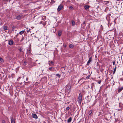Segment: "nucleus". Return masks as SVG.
<instances>
[{
	"label": "nucleus",
	"instance_id": "39",
	"mask_svg": "<svg viewBox=\"0 0 123 123\" xmlns=\"http://www.w3.org/2000/svg\"><path fill=\"white\" fill-rule=\"evenodd\" d=\"M81 80V79H80V80L79 81H80V80Z\"/></svg>",
	"mask_w": 123,
	"mask_h": 123
},
{
	"label": "nucleus",
	"instance_id": "6",
	"mask_svg": "<svg viewBox=\"0 0 123 123\" xmlns=\"http://www.w3.org/2000/svg\"><path fill=\"white\" fill-rule=\"evenodd\" d=\"M92 60V57H89V60L87 62V65H89L91 62Z\"/></svg>",
	"mask_w": 123,
	"mask_h": 123
},
{
	"label": "nucleus",
	"instance_id": "20",
	"mask_svg": "<svg viewBox=\"0 0 123 123\" xmlns=\"http://www.w3.org/2000/svg\"><path fill=\"white\" fill-rule=\"evenodd\" d=\"M92 110H91L89 111L88 112L89 115H90L92 113Z\"/></svg>",
	"mask_w": 123,
	"mask_h": 123
},
{
	"label": "nucleus",
	"instance_id": "12",
	"mask_svg": "<svg viewBox=\"0 0 123 123\" xmlns=\"http://www.w3.org/2000/svg\"><path fill=\"white\" fill-rule=\"evenodd\" d=\"M54 64V62H53L51 61L50 63H49V64L50 66H51L53 65Z\"/></svg>",
	"mask_w": 123,
	"mask_h": 123
},
{
	"label": "nucleus",
	"instance_id": "7",
	"mask_svg": "<svg viewBox=\"0 0 123 123\" xmlns=\"http://www.w3.org/2000/svg\"><path fill=\"white\" fill-rule=\"evenodd\" d=\"M23 16V15L22 14L18 15L16 17V19L18 20H20L21 18Z\"/></svg>",
	"mask_w": 123,
	"mask_h": 123
},
{
	"label": "nucleus",
	"instance_id": "26",
	"mask_svg": "<svg viewBox=\"0 0 123 123\" xmlns=\"http://www.w3.org/2000/svg\"><path fill=\"white\" fill-rule=\"evenodd\" d=\"M51 2L53 3H55V0H51Z\"/></svg>",
	"mask_w": 123,
	"mask_h": 123
},
{
	"label": "nucleus",
	"instance_id": "22",
	"mask_svg": "<svg viewBox=\"0 0 123 123\" xmlns=\"http://www.w3.org/2000/svg\"><path fill=\"white\" fill-rule=\"evenodd\" d=\"M116 67H115L114 69V71L113 72V74H114L115 73V72L116 71Z\"/></svg>",
	"mask_w": 123,
	"mask_h": 123
},
{
	"label": "nucleus",
	"instance_id": "35",
	"mask_svg": "<svg viewBox=\"0 0 123 123\" xmlns=\"http://www.w3.org/2000/svg\"><path fill=\"white\" fill-rule=\"evenodd\" d=\"M12 30L13 31H14V27H12Z\"/></svg>",
	"mask_w": 123,
	"mask_h": 123
},
{
	"label": "nucleus",
	"instance_id": "33",
	"mask_svg": "<svg viewBox=\"0 0 123 123\" xmlns=\"http://www.w3.org/2000/svg\"><path fill=\"white\" fill-rule=\"evenodd\" d=\"M28 80V78L27 77L26 79V80L27 81Z\"/></svg>",
	"mask_w": 123,
	"mask_h": 123
},
{
	"label": "nucleus",
	"instance_id": "13",
	"mask_svg": "<svg viewBox=\"0 0 123 123\" xmlns=\"http://www.w3.org/2000/svg\"><path fill=\"white\" fill-rule=\"evenodd\" d=\"M90 6H89L86 5L84 6V8L86 10H87L89 9Z\"/></svg>",
	"mask_w": 123,
	"mask_h": 123
},
{
	"label": "nucleus",
	"instance_id": "15",
	"mask_svg": "<svg viewBox=\"0 0 123 123\" xmlns=\"http://www.w3.org/2000/svg\"><path fill=\"white\" fill-rule=\"evenodd\" d=\"M69 46L70 48H72L74 47V45L73 44H69Z\"/></svg>",
	"mask_w": 123,
	"mask_h": 123
},
{
	"label": "nucleus",
	"instance_id": "37",
	"mask_svg": "<svg viewBox=\"0 0 123 123\" xmlns=\"http://www.w3.org/2000/svg\"><path fill=\"white\" fill-rule=\"evenodd\" d=\"M26 28L27 29H28V28H27L26 27Z\"/></svg>",
	"mask_w": 123,
	"mask_h": 123
},
{
	"label": "nucleus",
	"instance_id": "5",
	"mask_svg": "<svg viewBox=\"0 0 123 123\" xmlns=\"http://www.w3.org/2000/svg\"><path fill=\"white\" fill-rule=\"evenodd\" d=\"M49 70L51 71L54 72L55 71V69L54 67H49L48 69V70Z\"/></svg>",
	"mask_w": 123,
	"mask_h": 123
},
{
	"label": "nucleus",
	"instance_id": "36",
	"mask_svg": "<svg viewBox=\"0 0 123 123\" xmlns=\"http://www.w3.org/2000/svg\"><path fill=\"white\" fill-rule=\"evenodd\" d=\"M66 45H65V46H64V47H66Z\"/></svg>",
	"mask_w": 123,
	"mask_h": 123
},
{
	"label": "nucleus",
	"instance_id": "21",
	"mask_svg": "<svg viewBox=\"0 0 123 123\" xmlns=\"http://www.w3.org/2000/svg\"><path fill=\"white\" fill-rule=\"evenodd\" d=\"M69 8L71 10H72L74 9V8L72 6H70Z\"/></svg>",
	"mask_w": 123,
	"mask_h": 123
},
{
	"label": "nucleus",
	"instance_id": "10",
	"mask_svg": "<svg viewBox=\"0 0 123 123\" xmlns=\"http://www.w3.org/2000/svg\"><path fill=\"white\" fill-rule=\"evenodd\" d=\"M123 89V86H122V87H118V92H121L122 90Z\"/></svg>",
	"mask_w": 123,
	"mask_h": 123
},
{
	"label": "nucleus",
	"instance_id": "14",
	"mask_svg": "<svg viewBox=\"0 0 123 123\" xmlns=\"http://www.w3.org/2000/svg\"><path fill=\"white\" fill-rule=\"evenodd\" d=\"M72 120V118L71 117H70L67 120V122L68 123H70L71 121Z\"/></svg>",
	"mask_w": 123,
	"mask_h": 123
},
{
	"label": "nucleus",
	"instance_id": "17",
	"mask_svg": "<svg viewBox=\"0 0 123 123\" xmlns=\"http://www.w3.org/2000/svg\"><path fill=\"white\" fill-rule=\"evenodd\" d=\"M25 31V30L21 31L19 32V34L20 35H22L24 33V32Z\"/></svg>",
	"mask_w": 123,
	"mask_h": 123
},
{
	"label": "nucleus",
	"instance_id": "3",
	"mask_svg": "<svg viewBox=\"0 0 123 123\" xmlns=\"http://www.w3.org/2000/svg\"><path fill=\"white\" fill-rule=\"evenodd\" d=\"M63 6L62 5H60L59 6L57 9V11L58 12L60 11L63 8Z\"/></svg>",
	"mask_w": 123,
	"mask_h": 123
},
{
	"label": "nucleus",
	"instance_id": "30",
	"mask_svg": "<svg viewBox=\"0 0 123 123\" xmlns=\"http://www.w3.org/2000/svg\"><path fill=\"white\" fill-rule=\"evenodd\" d=\"M90 77V75H89L86 77V78L87 79H88Z\"/></svg>",
	"mask_w": 123,
	"mask_h": 123
},
{
	"label": "nucleus",
	"instance_id": "28",
	"mask_svg": "<svg viewBox=\"0 0 123 123\" xmlns=\"http://www.w3.org/2000/svg\"><path fill=\"white\" fill-rule=\"evenodd\" d=\"M27 65V62H25L24 63V65L25 66L26 65Z\"/></svg>",
	"mask_w": 123,
	"mask_h": 123
},
{
	"label": "nucleus",
	"instance_id": "23",
	"mask_svg": "<svg viewBox=\"0 0 123 123\" xmlns=\"http://www.w3.org/2000/svg\"><path fill=\"white\" fill-rule=\"evenodd\" d=\"M4 29L5 30H7V27L6 26H4Z\"/></svg>",
	"mask_w": 123,
	"mask_h": 123
},
{
	"label": "nucleus",
	"instance_id": "2",
	"mask_svg": "<svg viewBox=\"0 0 123 123\" xmlns=\"http://www.w3.org/2000/svg\"><path fill=\"white\" fill-rule=\"evenodd\" d=\"M82 101V97L81 94V93H80L79 94L78 98V103L80 104Z\"/></svg>",
	"mask_w": 123,
	"mask_h": 123
},
{
	"label": "nucleus",
	"instance_id": "25",
	"mask_svg": "<svg viewBox=\"0 0 123 123\" xmlns=\"http://www.w3.org/2000/svg\"><path fill=\"white\" fill-rule=\"evenodd\" d=\"M22 50L23 49L22 48H20L18 49L19 50V51L20 52L22 51Z\"/></svg>",
	"mask_w": 123,
	"mask_h": 123
},
{
	"label": "nucleus",
	"instance_id": "9",
	"mask_svg": "<svg viewBox=\"0 0 123 123\" xmlns=\"http://www.w3.org/2000/svg\"><path fill=\"white\" fill-rule=\"evenodd\" d=\"M11 123H15V119L14 118L12 117L11 118Z\"/></svg>",
	"mask_w": 123,
	"mask_h": 123
},
{
	"label": "nucleus",
	"instance_id": "29",
	"mask_svg": "<svg viewBox=\"0 0 123 123\" xmlns=\"http://www.w3.org/2000/svg\"><path fill=\"white\" fill-rule=\"evenodd\" d=\"M31 30V29H29L27 31L28 33Z\"/></svg>",
	"mask_w": 123,
	"mask_h": 123
},
{
	"label": "nucleus",
	"instance_id": "18",
	"mask_svg": "<svg viewBox=\"0 0 123 123\" xmlns=\"http://www.w3.org/2000/svg\"><path fill=\"white\" fill-rule=\"evenodd\" d=\"M81 25H83V28H84L85 26H86L85 22V21L83 22V23L81 24Z\"/></svg>",
	"mask_w": 123,
	"mask_h": 123
},
{
	"label": "nucleus",
	"instance_id": "4",
	"mask_svg": "<svg viewBox=\"0 0 123 123\" xmlns=\"http://www.w3.org/2000/svg\"><path fill=\"white\" fill-rule=\"evenodd\" d=\"M14 43L13 41L12 40H8V43L10 45H12Z\"/></svg>",
	"mask_w": 123,
	"mask_h": 123
},
{
	"label": "nucleus",
	"instance_id": "27",
	"mask_svg": "<svg viewBox=\"0 0 123 123\" xmlns=\"http://www.w3.org/2000/svg\"><path fill=\"white\" fill-rule=\"evenodd\" d=\"M70 109V108L69 107H67L66 109V110L68 111Z\"/></svg>",
	"mask_w": 123,
	"mask_h": 123
},
{
	"label": "nucleus",
	"instance_id": "24",
	"mask_svg": "<svg viewBox=\"0 0 123 123\" xmlns=\"http://www.w3.org/2000/svg\"><path fill=\"white\" fill-rule=\"evenodd\" d=\"M57 76V77L59 78H60L61 77V75L59 74H57L56 75V76Z\"/></svg>",
	"mask_w": 123,
	"mask_h": 123
},
{
	"label": "nucleus",
	"instance_id": "34",
	"mask_svg": "<svg viewBox=\"0 0 123 123\" xmlns=\"http://www.w3.org/2000/svg\"><path fill=\"white\" fill-rule=\"evenodd\" d=\"M101 81H98V83L99 84H100L101 83Z\"/></svg>",
	"mask_w": 123,
	"mask_h": 123
},
{
	"label": "nucleus",
	"instance_id": "19",
	"mask_svg": "<svg viewBox=\"0 0 123 123\" xmlns=\"http://www.w3.org/2000/svg\"><path fill=\"white\" fill-rule=\"evenodd\" d=\"M72 24V26H74L75 25V22L74 21V20H72L71 21Z\"/></svg>",
	"mask_w": 123,
	"mask_h": 123
},
{
	"label": "nucleus",
	"instance_id": "38",
	"mask_svg": "<svg viewBox=\"0 0 123 123\" xmlns=\"http://www.w3.org/2000/svg\"><path fill=\"white\" fill-rule=\"evenodd\" d=\"M37 38H38V37H37Z\"/></svg>",
	"mask_w": 123,
	"mask_h": 123
},
{
	"label": "nucleus",
	"instance_id": "8",
	"mask_svg": "<svg viewBox=\"0 0 123 123\" xmlns=\"http://www.w3.org/2000/svg\"><path fill=\"white\" fill-rule=\"evenodd\" d=\"M32 116L33 118L37 119L38 118V117L36 114L35 113H32Z\"/></svg>",
	"mask_w": 123,
	"mask_h": 123
},
{
	"label": "nucleus",
	"instance_id": "32",
	"mask_svg": "<svg viewBox=\"0 0 123 123\" xmlns=\"http://www.w3.org/2000/svg\"><path fill=\"white\" fill-rule=\"evenodd\" d=\"M113 65H114L115 64V62L114 61L113 62Z\"/></svg>",
	"mask_w": 123,
	"mask_h": 123
},
{
	"label": "nucleus",
	"instance_id": "16",
	"mask_svg": "<svg viewBox=\"0 0 123 123\" xmlns=\"http://www.w3.org/2000/svg\"><path fill=\"white\" fill-rule=\"evenodd\" d=\"M62 34V31H59L58 32V35L59 36H60Z\"/></svg>",
	"mask_w": 123,
	"mask_h": 123
},
{
	"label": "nucleus",
	"instance_id": "31",
	"mask_svg": "<svg viewBox=\"0 0 123 123\" xmlns=\"http://www.w3.org/2000/svg\"><path fill=\"white\" fill-rule=\"evenodd\" d=\"M2 123H5V121L4 120H3L2 121Z\"/></svg>",
	"mask_w": 123,
	"mask_h": 123
},
{
	"label": "nucleus",
	"instance_id": "11",
	"mask_svg": "<svg viewBox=\"0 0 123 123\" xmlns=\"http://www.w3.org/2000/svg\"><path fill=\"white\" fill-rule=\"evenodd\" d=\"M4 62V60L2 58L0 57V63L2 64Z\"/></svg>",
	"mask_w": 123,
	"mask_h": 123
},
{
	"label": "nucleus",
	"instance_id": "1",
	"mask_svg": "<svg viewBox=\"0 0 123 123\" xmlns=\"http://www.w3.org/2000/svg\"><path fill=\"white\" fill-rule=\"evenodd\" d=\"M71 86L69 85L67 86L65 89V93L67 94H69L71 92Z\"/></svg>",
	"mask_w": 123,
	"mask_h": 123
}]
</instances>
